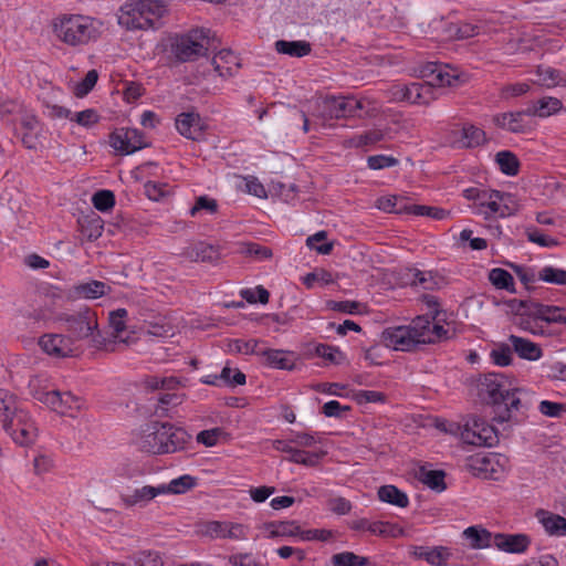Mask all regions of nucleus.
<instances>
[{"label":"nucleus","mask_w":566,"mask_h":566,"mask_svg":"<svg viewBox=\"0 0 566 566\" xmlns=\"http://www.w3.org/2000/svg\"><path fill=\"white\" fill-rule=\"evenodd\" d=\"M479 397L493 409V420L499 423L521 420L517 413L527 407L517 396L523 390L515 386L514 379L502 373H488L476 379Z\"/></svg>","instance_id":"obj_1"},{"label":"nucleus","mask_w":566,"mask_h":566,"mask_svg":"<svg viewBox=\"0 0 566 566\" xmlns=\"http://www.w3.org/2000/svg\"><path fill=\"white\" fill-rule=\"evenodd\" d=\"M55 36L67 45H82L98 38L93 20L80 14H63L52 22Z\"/></svg>","instance_id":"obj_2"},{"label":"nucleus","mask_w":566,"mask_h":566,"mask_svg":"<svg viewBox=\"0 0 566 566\" xmlns=\"http://www.w3.org/2000/svg\"><path fill=\"white\" fill-rule=\"evenodd\" d=\"M57 321L65 324L64 329L67 332L65 336L72 340L73 345L75 342L83 340L88 337H91L92 342L95 344L102 343L97 315L90 307L80 308L73 314H60Z\"/></svg>","instance_id":"obj_3"},{"label":"nucleus","mask_w":566,"mask_h":566,"mask_svg":"<svg viewBox=\"0 0 566 566\" xmlns=\"http://www.w3.org/2000/svg\"><path fill=\"white\" fill-rule=\"evenodd\" d=\"M210 34L211 31L208 29H193L186 34L177 35L171 44V51L180 62L195 61L214 49Z\"/></svg>","instance_id":"obj_4"},{"label":"nucleus","mask_w":566,"mask_h":566,"mask_svg":"<svg viewBox=\"0 0 566 566\" xmlns=\"http://www.w3.org/2000/svg\"><path fill=\"white\" fill-rule=\"evenodd\" d=\"M159 7L151 0H135L120 7L118 23L127 30H147L155 23Z\"/></svg>","instance_id":"obj_5"},{"label":"nucleus","mask_w":566,"mask_h":566,"mask_svg":"<svg viewBox=\"0 0 566 566\" xmlns=\"http://www.w3.org/2000/svg\"><path fill=\"white\" fill-rule=\"evenodd\" d=\"M424 323V316H418L408 326L388 327L381 333V342L395 350L410 352L422 344L420 329Z\"/></svg>","instance_id":"obj_6"},{"label":"nucleus","mask_w":566,"mask_h":566,"mask_svg":"<svg viewBox=\"0 0 566 566\" xmlns=\"http://www.w3.org/2000/svg\"><path fill=\"white\" fill-rule=\"evenodd\" d=\"M461 439L464 443L476 447H493L499 441L496 429L484 419L472 417L461 431Z\"/></svg>","instance_id":"obj_7"},{"label":"nucleus","mask_w":566,"mask_h":566,"mask_svg":"<svg viewBox=\"0 0 566 566\" xmlns=\"http://www.w3.org/2000/svg\"><path fill=\"white\" fill-rule=\"evenodd\" d=\"M363 107V102L352 96H328L322 102V116L326 119L360 117Z\"/></svg>","instance_id":"obj_8"},{"label":"nucleus","mask_w":566,"mask_h":566,"mask_svg":"<svg viewBox=\"0 0 566 566\" xmlns=\"http://www.w3.org/2000/svg\"><path fill=\"white\" fill-rule=\"evenodd\" d=\"M3 429L11 436L13 441L20 446L31 444L36 437V428L24 411H20L14 417L10 418L9 423L6 424Z\"/></svg>","instance_id":"obj_9"},{"label":"nucleus","mask_w":566,"mask_h":566,"mask_svg":"<svg viewBox=\"0 0 566 566\" xmlns=\"http://www.w3.org/2000/svg\"><path fill=\"white\" fill-rule=\"evenodd\" d=\"M109 145L120 155H129L147 147L143 134L136 128H120L115 130L109 136Z\"/></svg>","instance_id":"obj_10"},{"label":"nucleus","mask_w":566,"mask_h":566,"mask_svg":"<svg viewBox=\"0 0 566 566\" xmlns=\"http://www.w3.org/2000/svg\"><path fill=\"white\" fill-rule=\"evenodd\" d=\"M38 344L44 353L56 358L73 356L75 352L72 340L63 334H44Z\"/></svg>","instance_id":"obj_11"},{"label":"nucleus","mask_w":566,"mask_h":566,"mask_svg":"<svg viewBox=\"0 0 566 566\" xmlns=\"http://www.w3.org/2000/svg\"><path fill=\"white\" fill-rule=\"evenodd\" d=\"M179 255L190 262H206L216 264L220 258V249L217 245L198 241L185 247Z\"/></svg>","instance_id":"obj_12"},{"label":"nucleus","mask_w":566,"mask_h":566,"mask_svg":"<svg viewBox=\"0 0 566 566\" xmlns=\"http://www.w3.org/2000/svg\"><path fill=\"white\" fill-rule=\"evenodd\" d=\"M158 495H163V489L159 485H143L120 493V501L126 507H145Z\"/></svg>","instance_id":"obj_13"},{"label":"nucleus","mask_w":566,"mask_h":566,"mask_svg":"<svg viewBox=\"0 0 566 566\" xmlns=\"http://www.w3.org/2000/svg\"><path fill=\"white\" fill-rule=\"evenodd\" d=\"M160 437L165 444L166 453L182 450L190 440V434L184 428L163 422L160 423Z\"/></svg>","instance_id":"obj_14"},{"label":"nucleus","mask_w":566,"mask_h":566,"mask_svg":"<svg viewBox=\"0 0 566 566\" xmlns=\"http://www.w3.org/2000/svg\"><path fill=\"white\" fill-rule=\"evenodd\" d=\"M447 69L448 65L430 62L421 66L420 77L423 78V82L429 84L432 88L436 86L440 87L451 85L452 82L457 80V75L450 74Z\"/></svg>","instance_id":"obj_15"},{"label":"nucleus","mask_w":566,"mask_h":566,"mask_svg":"<svg viewBox=\"0 0 566 566\" xmlns=\"http://www.w3.org/2000/svg\"><path fill=\"white\" fill-rule=\"evenodd\" d=\"M176 128L182 136L192 140H199L203 135L201 118L193 112L179 114L176 118Z\"/></svg>","instance_id":"obj_16"},{"label":"nucleus","mask_w":566,"mask_h":566,"mask_svg":"<svg viewBox=\"0 0 566 566\" xmlns=\"http://www.w3.org/2000/svg\"><path fill=\"white\" fill-rule=\"evenodd\" d=\"M507 308L516 316H530L544 319L546 305L534 300H507L504 302Z\"/></svg>","instance_id":"obj_17"},{"label":"nucleus","mask_w":566,"mask_h":566,"mask_svg":"<svg viewBox=\"0 0 566 566\" xmlns=\"http://www.w3.org/2000/svg\"><path fill=\"white\" fill-rule=\"evenodd\" d=\"M494 546L503 552L520 554L527 549L531 541L524 534L497 533L493 539Z\"/></svg>","instance_id":"obj_18"},{"label":"nucleus","mask_w":566,"mask_h":566,"mask_svg":"<svg viewBox=\"0 0 566 566\" xmlns=\"http://www.w3.org/2000/svg\"><path fill=\"white\" fill-rule=\"evenodd\" d=\"M211 64L221 77L232 76L240 67L239 59L231 50H221L212 59Z\"/></svg>","instance_id":"obj_19"},{"label":"nucleus","mask_w":566,"mask_h":566,"mask_svg":"<svg viewBox=\"0 0 566 566\" xmlns=\"http://www.w3.org/2000/svg\"><path fill=\"white\" fill-rule=\"evenodd\" d=\"M509 340L514 353H516L522 359L537 360L543 355L542 348L530 339L516 335H510Z\"/></svg>","instance_id":"obj_20"},{"label":"nucleus","mask_w":566,"mask_h":566,"mask_svg":"<svg viewBox=\"0 0 566 566\" xmlns=\"http://www.w3.org/2000/svg\"><path fill=\"white\" fill-rule=\"evenodd\" d=\"M151 430L144 433L139 441V448L149 453H166L165 444L160 437V422L153 423Z\"/></svg>","instance_id":"obj_21"},{"label":"nucleus","mask_w":566,"mask_h":566,"mask_svg":"<svg viewBox=\"0 0 566 566\" xmlns=\"http://www.w3.org/2000/svg\"><path fill=\"white\" fill-rule=\"evenodd\" d=\"M536 516L538 517L539 522L544 526L545 531L551 535L556 536H566V518L548 513L544 510H539L536 513Z\"/></svg>","instance_id":"obj_22"},{"label":"nucleus","mask_w":566,"mask_h":566,"mask_svg":"<svg viewBox=\"0 0 566 566\" xmlns=\"http://www.w3.org/2000/svg\"><path fill=\"white\" fill-rule=\"evenodd\" d=\"M463 536L470 542V547L474 549L494 546V535L484 528L470 526L464 530Z\"/></svg>","instance_id":"obj_23"},{"label":"nucleus","mask_w":566,"mask_h":566,"mask_svg":"<svg viewBox=\"0 0 566 566\" xmlns=\"http://www.w3.org/2000/svg\"><path fill=\"white\" fill-rule=\"evenodd\" d=\"M417 478L436 492H442L447 489L444 482L446 473L442 470H429L426 467H421L417 472Z\"/></svg>","instance_id":"obj_24"},{"label":"nucleus","mask_w":566,"mask_h":566,"mask_svg":"<svg viewBox=\"0 0 566 566\" xmlns=\"http://www.w3.org/2000/svg\"><path fill=\"white\" fill-rule=\"evenodd\" d=\"M562 107L563 104L558 98L544 97L538 99L533 106L526 108V113L528 116L547 117L557 113Z\"/></svg>","instance_id":"obj_25"},{"label":"nucleus","mask_w":566,"mask_h":566,"mask_svg":"<svg viewBox=\"0 0 566 566\" xmlns=\"http://www.w3.org/2000/svg\"><path fill=\"white\" fill-rule=\"evenodd\" d=\"M289 352L282 349H264L261 356L265 358L268 366L279 369L292 370L295 367L293 360L287 357Z\"/></svg>","instance_id":"obj_26"},{"label":"nucleus","mask_w":566,"mask_h":566,"mask_svg":"<svg viewBox=\"0 0 566 566\" xmlns=\"http://www.w3.org/2000/svg\"><path fill=\"white\" fill-rule=\"evenodd\" d=\"M377 494L380 501L399 507H407L409 504L407 494L391 484L380 486Z\"/></svg>","instance_id":"obj_27"},{"label":"nucleus","mask_w":566,"mask_h":566,"mask_svg":"<svg viewBox=\"0 0 566 566\" xmlns=\"http://www.w3.org/2000/svg\"><path fill=\"white\" fill-rule=\"evenodd\" d=\"M275 49L281 54H287L295 57H302L311 52V44L306 41H285L275 42Z\"/></svg>","instance_id":"obj_28"},{"label":"nucleus","mask_w":566,"mask_h":566,"mask_svg":"<svg viewBox=\"0 0 566 566\" xmlns=\"http://www.w3.org/2000/svg\"><path fill=\"white\" fill-rule=\"evenodd\" d=\"M111 291V286L105 284L102 281H90L86 283H82L75 286V293L76 295L84 297V298H98L105 294H107Z\"/></svg>","instance_id":"obj_29"},{"label":"nucleus","mask_w":566,"mask_h":566,"mask_svg":"<svg viewBox=\"0 0 566 566\" xmlns=\"http://www.w3.org/2000/svg\"><path fill=\"white\" fill-rule=\"evenodd\" d=\"M423 329H420L422 344H434L448 338V331L440 324H432L429 317L424 316Z\"/></svg>","instance_id":"obj_30"},{"label":"nucleus","mask_w":566,"mask_h":566,"mask_svg":"<svg viewBox=\"0 0 566 566\" xmlns=\"http://www.w3.org/2000/svg\"><path fill=\"white\" fill-rule=\"evenodd\" d=\"M21 410H18L15 397L6 389H0V421L2 427L9 423L10 418L14 417Z\"/></svg>","instance_id":"obj_31"},{"label":"nucleus","mask_w":566,"mask_h":566,"mask_svg":"<svg viewBox=\"0 0 566 566\" xmlns=\"http://www.w3.org/2000/svg\"><path fill=\"white\" fill-rule=\"evenodd\" d=\"M264 528L270 531V537L277 536H300L302 530L294 521L270 522L264 524Z\"/></svg>","instance_id":"obj_32"},{"label":"nucleus","mask_w":566,"mask_h":566,"mask_svg":"<svg viewBox=\"0 0 566 566\" xmlns=\"http://www.w3.org/2000/svg\"><path fill=\"white\" fill-rule=\"evenodd\" d=\"M495 161L500 170L507 176H515L520 170V160L516 155L510 150H502L495 155Z\"/></svg>","instance_id":"obj_33"},{"label":"nucleus","mask_w":566,"mask_h":566,"mask_svg":"<svg viewBox=\"0 0 566 566\" xmlns=\"http://www.w3.org/2000/svg\"><path fill=\"white\" fill-rule=\"evenodd\" d=\"M461 133L463 146L467 148H474L486 142L485 132L472 124H465Z\"/></svg>","instance_id":"obj_34"},{"label":"nucleus","mask_w":566,"mask_h":566,"mask_svg":"<svg viewBox=\"0 0 566 566\" xmlns=\"http://www.w3.org/2000/svg\"><path fill=\"white\" fill-rule=\"evenodd\" d=\"M489 280L496 289L506 290L511 293L516 292L513 276L504 269H492L489 272Z\"/></svg>","instance_id":"obj_35"},{"label":"nucleus","mask_w":566,"mask_h":566,"mask_svg":"<svg viewBox=\"0 0 566 566\" xmlns=\"http://www.w3.org/2000/svg\"><path fill=\"white\" fill-rule=\"evenodd\" d=\"M196 485V479L190 475H182L171 480L168 484H159L163 494H182Z\"/></svg>","instance_id":"obj_36"},{"label":"nucleus","mask_w":566,"mask_h":566,"mask_svg":"<svg viewBox=\"0 0 566 566\" xmlns=\"http://www.w3.org/2000/svg\"><path fill=\"white\" fill-rule=\"evenodd\" d=\"M431 86L426 82H412L401 88V99L420 104L422 101V91H431Z\"/></svg>","instance_id":"obj_37"},{"label":"nucleus","mask_w":566,"mask_h":566,"mask_svg":"<svg viewBox=\"0 0 566 566\" xmlns=\"http://www.w3.org/2000/svg\"><path fill=\"white\" fill-rule=\"evenodd\" d=\"M240 253L245 256H252L259 261L268 260L273 256L272 249L254 242L243 243Z\"/></svg>","instance_id":"obj_38"},{"label":"nucleus","mask_w":566,"mask_h":566,"mask_svg":"<svg viewBox=\"0 0 566 566\" xmlns=\"http://www.w3.org/2000/svg\"><path fill=\"white\" fill-rule=\"evenodd\" d=\"M82 231L88 241L97 240L103 232V221L98 216L86 218L81 222Z\"/></svg>","instance_id":"obj_39"},{"label":"nucleus","mask_w":566,"mask_h":566,"mask_svg":"<svg viewBox=\"0 0 566 566\" xmlns=\"http://www.w3.org/2000/svg\"><path fill=\"white\" fill-rule=\"evenodd\" d=\"M538 279L551 284L566 285V271L547 265L538 272Z\"/></svg>","instance_id":"obj_40"},{"label":"nucleus","mask_w":566,"mask_h":566,"mask_svg":"<svg viewBox=\"0 0 566 566\" xmlns=\"http://www.w3.org/2000/svg\"><path fill=\"white\" fill-rule=\"evenodd\" d=\"M333 566H366L368 558L358 556L352 552H344L332 556Z\"/></svg>","instance_id":"obj_41"},{"label":"nucleus","mask_w":566,"mask_h":566,"mask_svg":"<svg viewBox=\"0 0 566 566\" xmlns=\"http://www.w3.org/2000/svg\"><path fill=\"white\" fill-rule=\"evenodd\" d=\"M135 566H164V562L157 552L142 551L130 556Z\"/></svg>","instance_id":"obj_42"},{"label":"nucleus","mask_w":566,"mask_h":566,"mask_svg":"<svg viewBox=\"0 0 566 566\" xmlns=\"http://www.w3.org/2000/svg\"><path fill=\"white\" fill-rule=\"evenodd\" d=\"M451 556L449 549L443 546L428 547L426 551L424 559L432 566H447V562Z\"/></svg>","instance_id":"obj_43"},{"label":"nucleus","mask_w":566,"mask_h":566,"mask_svg":"<svg viewBox=\"0 0 566 566\" xmlns=\"http://www.w3.org/2000/svg\"><path fill=\"white\" fill-rule=\"evenodd\" d=\"M385 138V134L380 129H371L361 135L355 136L348 140V145L353 147H363L374 145Z\"/></svg>","instance_id":"obj_44"},{"label":"nucleus","mask_w":566,"mask_h":566,"mask_svg":"<svg viewBox=\"0 0 566 566\" xmlns=\"http://www.w3.org/2000/svg\"><path fill=\"white\" fill-rule=\"evenodd\" d=\"M371 534L396 538L403 535V530L398 524L377 521L373 522Z\"/></svg>","instance_id":"obj_45"},{"label":"nucleus","mask_w":566,"mask_h":566,"mask_svg":"<svg viewBox=\"0 0 566 566\" xmlns=\"http://www.w3.org/2000/svg\"><path fill=\"white\" fill-rule=\"evenodd\" d=\"M525 233L530 242L538 244L543 248H553L559 244L557 239L544 234L535 227H527Z\"/></svg>","instance_id":"obj_46"},{"label":"nucleus","mask_w":566,"mask_h":566,"mask_svg":"<svg viewBox=\"0 0 566 566\" xmlns=\"http://www.w3.org/2000/svg\"><path fill=\"white\" fill-rule=\"evenodd\" d=\"M92 202L95 209L105 212L115 205V196L111 190H98L93 195Z\"/></svg>","instance_id":"obj_47"},{"label":"nucleus","mask_w":566,"mask_h":566,"mask_svg":"<svg viewBox=\"0 0 566 566\" xmlns=\"http://www.w3.org/2000/svg\"><path fill=\"white\" fill-rule=\"evenodd\" d=\"M315 353L317 356H319L335 365H340L345 360L344 354L338 348L329 346V345H325V344L317 345L315 348Z\"/></svg>","instance_id":"obj_48"},{"label":"nucleus","mask_w":566,"mask_h":566,"mask_svg":"<svg viewBox=\"0 0 566 566\" xmlns=\"http://www.w3.org/2000/svg\"><path fill=\"white\" fill-rule=\"evenodd\" d=\"M220 380L230 387L242 386L247 381L245 375L239 369H231L226 366L219 375Z\"/></svg>","instance_id":"obj_49"},{"label":"nucleus","mask_w":566,"mask_h":566,"mask_svg":"<svg viewBox=\"0 0 566 566\" xmlns=\"http://www.w3.org/2000/svg\"><path fill=\"white\" fill-rule=\"evenodd\" d=\"M543 321L541 318H534L530 316H520L518 321L515 322L522 329L528 331L534 335L547 336L551 335L542 324Z\"/></svg>","instance_id":"obj_50"},{"label":"nucleus","mask_w":566,"mask_h":566,"mask_svg":"<svg viewBox=\"0 0 566 566\" xmlns=\"http://www.w3.org/2000/svg\"><path fill=\"white\" fill-rule=\"evenodd\" d=\"M98 80V73L96 70H90L85 77L75 85L74 87V94L77 97H84L87 95L93 87L95 86L96 82Z\"/></svg>","instance_id":"obj_51"},{"label":"nucleus","mask_w":566,"mask_h":566,"mask_svg":"<svg viewBox=\"0 0 566 566\" xmlns=\"http://www.w3.org/2000/svg\"><path fill=\"white\" fill-rule=\"evenodd\" d=\"M493 363L497 366H509L512 363V349L506 344L496 345L490 354Z\"/></svg>","instance_id":"obj_52"},{"label":"nucleus","mask_w":566,"mask_h":566,"mask_svg":"<svg viewBox=\"0 0 566 566\" xmlns=\"http://www.w3.org/2000/svg\"><path fill=\"white\" fill-rule=\"evenodd\" d=\"M536 74L538 76L537 82L541 85H544L547 87H553V86L557 85L560 80V73L557 70L552 69L549 66H546V67L538 66Z\"/></svg>","instance_id":"obj_53"},{"label":"nucleus","mask_w":566,"mask_h":566,"mask_svg":"<svg viewBox=\"0 0 566 566\" xmlns=\"http://www.w3.org/2000/svg\"><path fill=\"white\" fill-rule=\"evenodd\" d=\"M201 210H205L210 214L217 213V211H218L217 200L209 198L208 196L198 197L196 199L195 205L190 209L189 213L191 217H196Z\"/></svg>","instance_id":"obj_54"},{"label":"nucleus","mask_w":566,"mask_h":566,"mask_svg":"<svg viewBox=\"0 0 566 566\" xmlns=\"http://www.w3.org/2000/svg\"><path fill=\"white\" fill-rule=\"evenodd\" d=\"M259 340L251 339L248 342H244L242 339H233L229 342V349L231 352L238 353V354H256L261 355V352L256 350Z\"/></svg>","instance_id":"obj_55"},{"label":"nucleus","mask_w":566,"mask_h":566,"mask_svg":"<svg viewBox=\"0 0 566 566\" xmlns=\"http://www.w3.org/2000/svg\"><path fill=\"white\" fill-rule=\"evenodd\" d=\"M501 201V212L500 217L512 216L518 211L520 206L514 195L509 192H499V197Z\"/></svg>","instance_id":"obj_56"},{"label":"nucleus","mask_w":566,"mask_h":566,"mask_svg":"<svg viewBox=\"0 0 566 566\" xmlns=\"http://www.w3.org/2000/svg\"><path fill=\"white\" fill-rule=\"evenodd\" d=\"M228 434L221 428H212L202 430L197 436V441L206 447H213L220 438H226Z\"/></svg>","instance_id":"obj_57"},{"label":"nucleus","mask_w":566,"mask_h":566,"mask_svg":"<svg viewBox=\"0 0 566 566\" xmlns=\"http://www.w3.org/2000/svg\"><path fill=\"white\" fill-rule=\"evenodd\" d=\"M326 237L327 233L325 231H318L317 233L307 238L306 245L311 249H315L321 254H329L333 250V243L326 242L321 245H315L316 242L326 240Z\"/></svg>","instance_id":"obj_58"},{"label":"nucleus","mask_w":566,"mask_h":566,"mask_svg":"<svg viewBox=\"0 0 566 566\" xmlns=\"http://www.w3.org/2000/svg\"><path fill=\"white\" fill-rule=\"evenodd\" d=\"M29 395L39 402L44 400V397L50 391L48 385L43 384V381L39 377H32L28 384Z\"/></svg>","instance_id":"obj_59"},{"label":"nucleus","mask_w":566,"mask_h":566,"mask_svg":"<svg viewBox=\"0 0 566 566\" xmlns=\"http://www.w3.org/2000/svg\"><path fill=\"white\" fill-rule=\"evenodd\" d=\"M71 120L77 123L83 127L90 128L99 120V115L95 109L88 108L76 113L74 116L71 117Z\"/></svg>","instance_id":"obj_60"},{"label":"nucleus","mask_w":566,"mask_h":566,"mask_svg":"<svg viewBox=\"0 0 566 566\" xmlns=\"http://www.w3.org/2000/svg\"><path fill=\"white\" fill-rule=\"evenodd\" d=\"M413 216H427L436 220H442L449 216V211L438 208V207H430V206H415L412 208Z\"/></svg>","instance_id":"obj_61"},{"label":"nucleus","mask_w":566,"mask_h":566,"mask_svg":"<svg viewBox=\"0 0 566 566\" xmlns=\"http://www.w3.org/2000/svg\"><path fill=\"white\" fill-rule=\"evenodd\" d=\"M543 321L547 324H566V307L546 305Z\"/></svg>","instance_id":"obj_62"},{"label":"nucleus","mask_w":566,"mask_h":566,"mask_svg":"<svg viewBox=\"0 0 566 566\" xmlns=\"http://www.w3.org/2000/svg\"><path fill=\"white\" fill-rule=\"evenodd\" d=\"M354 399L359 405L368 403V402H385L387 397L381 391L375 390H358L354 395Z\"/></svg>","instance_id":"obj_63"},{"label":"nucleus","mask_w":566,"mask_h":566,"mask_svg":"<svg viewBox=\"0 0 566 566\" xmlns=\"http://www.w3.org/2000/svg\"><path fill=\"white\" fill-rule=\"evenodd\" d=\"M545 373L549 379L566 381V364L556 361L551 365H545Z\"/></svg>","instance_id":"obj_64"}]
</instances>
